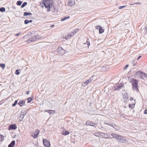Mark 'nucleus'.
I'll use <instances>...</instances> for the list:
<instances>
[{
  "label": "nucleus",
  "mask_w": 147,
  "mask_h": 147,
  "mask_svg": "<svg viewBox=\"0 0 147 147\" xmlns=\"http://www.w3.org/2000/svg\"><path fill=\"white\" fill-rule=\"evenodd\" d=\"M42 3L44 4L45 7L47 8V11H50L53 5V2L52 0H45L43 1Z\"/></svg>",
  "instance_id": "f257e3e1"
},
{
  "label": "nucleus",
  "mask_w": 147,
  "mask_h": 147,
  "mask_svg": "<svg viewBox=\"0 0 147 147\" xmlns=\"http://www.w3.org/2000/svg\"><path fill=\"white\" fill-rule=\"evenodd\" d=\"M131 82L133 90L138 92V80L134 79H133Z\"/></svg>",
  "instance_id": "f03ea898"
},
{
  "label": "nucleus",
  "mask_w": 147,
  "mask_h": 147,
  "mask_svg": "<svg viewBox=\"0 0 147 147\" xmlns=\"http://www.w3.org/2000/svg\"><path fill=\"white\" fill-rule=\"evenodd\" d=\"M28 111L27 110H23L22 111L21 115V116H22V118H21V117H20L19 118L20 121H22L23 120L24 116H25V115L27 113Z\"/></svg>",
  "instance_id": "7ed1b4c3"
},
{
  "label": "nucleus",
  "mask_w": 147,
  "mask_h": 147,
  "mask_svg": "<svg viewBox=\"0 0 147 147\" xmlns=\"http://www.w3.org/2000/svg\"><path fill=\"white\" fill-rule=\"evenodd\" d=\"M43 144L45 146L47 147H50V142L46 139H44L43 140Z\"/></svg>",
  "instance_id": "20e7f679"
},
{
  "label": "nucleus",
  "mask_w": 147,
  "mask_h": 147,
  "mask_svg": "<svg viewBox=\"0 0 147 147\" xmlns=\"http://www.w3.org/2000/svg\"><path fill=\"white\" fill-rule=\"evenodd\" d=\"M58 51L59 54L61 55H62L65 53V51L61 47L58 48Z\"/></svg>",
  "instance_id": "39448f33"
},
{
  "label": "nucleus",
  "mask_w": 147,
  "mask_h": 147,
  "mask_svg": "<svg viewBox=\"0 0 147 147\" xmlns=\"http://www.w3.org/2000/svg\"><path fill=\"white\" fill-rule=\"evenodd\" d=\"M40 131L38 130H36L35 131L32 133V136L34 138H36L38 137V136L39 134Z\"/></svg>",
  "instance_id": "423d86ee"
},
{
  "label": "nucleus",
  "mask_w": 147,
  "mask_h": 147,
  "mask_svg": "<svg viewBox=\"0 0 147 147\" xmlns=\"http://www.w3.org/2000/svg\"><path fill=\"white\" fill-rule=\"evenodd\" d=\"M123 87V85L122 84L119 85V84H117L115 86V90H119Z\"/></svg>",
  "instance_id": "0eeeda50"
},
{
  "label": "nucleus",
  "mask_w": 147,
  "mask_h": 147,
  "mask_svg": "<svg viewBox=\"0 0 147 147\" xmlns=\"http://www.w3.org/2000/svg\"><path fill=\"white\" fill-rule=\"evenodd\" d=\"M111 135L112 137L111 138H121V136L120 135H119L114 133L111 134Z\"/></svg>",
  "instance_id": "6e6552de"
},
{
  "label": "nucleus",
  "mask_w": 147,
  "mask_h": 147,
  "mask_svg": "<svg viewBox=\"0 0 147 147\" xmlns=\"http://www.w3.org/2000/svg\"><path fill=\"white\" fill-rule=\"evenodd\" d=\"M92 81V80L91 79H89L85 82H84L82 84V85L84 86H85L87 85L88 84L90 83Z\"/></svg>",
  "instance_id": "1a4fd4ad"
},
{
  "label": "nucleus",
  "mask_w": 147,
  "mask_h": 147,
  "mask_svg": "<svg viewBox=\"0 0 147 147\" xmlns=\"http://www.w3.org/2000/svg\"><path fill=\"white\" fill-rule=\"evenodd\" d=\"M16 128H17V127L15 124H14V125L11 124L9 126V130H10L11 129H16Z\"/></svg>",
  "instance_id": "9d476101"
},
{
  "label": "nucleus",
  "mask_w": 147,
  "mask_h": 147,
  "mask_svg": "<svg viewBox=\"0 0 147 147\" xmlns=\"http://www.w3.org/2000/svg\"><path fill=\"white\" fill-rule=\"evenodd\" d=\"M141 73V71H138L136 72L135 73V76L136 77H138L140 78Z\"/></svg>",
  "instance_id": "9b49d317"
},
{
  "label": "nucleus",
  "mask_w": 147,
  "mask_h": 147,
  "mask_svg": "<svg viewBox=\"0 0 147 147\" xmlns=\"http://www.w3.org/2000/svg\"><path fill=\"white\" fill-rule=\"evenodd\" d=\"M25 101L24 100H20L18 104L20 106L22 107L25 105Z\"/></svg>",
  "instance_id": "f8f14e48"
},
{
  "label": "nucleus",
  "mask_w": 147,
  "mask_h": 147,
  "mask_svg": "<svg viewBox=\"0 0 147 147\" xmlns=\"http://www.w3.org/2000/svg\"><path fill=\"white\" fill-rule=\"evenodd\" d=\"M75 3L74 0H69L68 2V5L70 6L73 5Z\"/></svg>",
  "instance_id": "ddd939ff"
},
{
  "label": "nucleus",
  "mask_w": 147,
  "mask_h": 147,
  "mask_svg": "<svg viewBox=\"0 0 147 147\" xmlns=\"http://www.w3.org/2000/svg\"><path fill=\"white\" fill-rule=\"evenodd\" d=\"M86 125L87 126L90 125L91 126H94L95 124L93 123L92 122L89 121H88L86 123Z\"/></svg>",
  "instance_id": "4468645a"
},
{
  "label": "nucleus",
  "mask_w": 147,
  "mask_h": 147,
  "mask_svg": "<svg viewBox=\"0 0 147 147\" xmlns=\"http://www.w3.org/2000/svg\"><path fill=\"white\" fill-rule=\"evenodd\" d=\"M119 141L121 143H125L126 142V140L125 138H119Z\"/></svg>",
  "instance_id": "2eb2a0df"
},
{
  "label": "nucleus",
  "mask_w": 147,
  "mask_h": 147,
  "mask_svg": "<svg viewBox=\"0 0 147 147\" xmlns=\"http://www.w3.org/2000/svg\"><path fill=\"white\" fill-rule=\"evenodd\" d=\"M44 111L45 112H48L50 115L52 113L53 114L55 113V111L52 110H45Z\"/></svg>",
  "instance_id": "dca6fc26"
},
{
  "label": "nucleus",
  "mask_w": 147,
  "mask_h": 147,
  "mask_svg": "<svg viewBox=\"0 0 147 147\" xmlns=\"http://www.w3.org/2000/svg\"><path fill=\"white\" fill-rule=\"evenodd\" d=\"M140 78L143 79L146 76V75L144 73L141 71V75H140Z\"/></svg>",
  "instance_id": "f3484780"
},
{
  "label": "nucleus",
  "mask_w": 147,
  "mask_h": 147,
  "mask_svg": "<svg viewBox=\"0 0 147 147\" xmlns=\"http://www.w3.org/2000/svg\"><path fill=\"white\" fill-rule=\"evenodd\" d=\"M15 144V141H13L11 142V143L8 145V147H13Z\"/></svg>",
  "instance_id": "a211bd4d"
},
{
  "label": "nucleus",
  "mask_w": 147,
  "mask_h": 147,
  "mask_svg": "<svg viewBox=\"0 0 147 147\" xmlns=\"http://www.w3.org/2000/svg\"><path fill=\"white\" fill-rule=\"evenodd\" d=\"M69 134V131H66L65 130H63L62 132V134L64 135H66Z\"/></svg>",
  "instance_id": "6ab92c4d"
},
{
  "label": "nucleus",
  "mask_w": 147,
  "mask_h": 147,
  "mask_svg": "<svg viewBox=\"0 0 147 147\" xmlns=\"http://www.w3.org/2000/svg\"><path fill=\"white\" fill-rule=\"evenodd\" d=\"M36 38V37L35 36H33L30 39V40L32 42L34 41L37 39Z\"/></svg>",
  "instance_id": "aec40b11"
},
{
  "label": "nucleus",
  "mask_w": 147,
  "mask_h": 147,
  "mask_svg": "<svg viewBox=\"0 0 147 147\" xmlns=\"http://www.w3.org/2000/svg\"><path fill=\"white\" fill-rule=\"evenodd\" d=\"M24 16H27L32 15V13L30 12L28 13L27 12H26L24 13Z\"/></svg>",
  "instance_id": "412c9836"
},
{
  "label": "nucleus",
  "mask_w": 147,
  "mask_h": 147,
  "mask_svg": "<svg viewBox=\"0 0 147 147\" xmlns=\"http://www.w3.org/2000/svg\"><path fill=\"white\" fill-rule=\"evenodd\" d=\"M104 31V30L102 28V27H101L99 29V33L101 34Z\"/></svg>",
  "instance_id": "4be33fe9"
},
{
  "label": "nucleus",
  "mask_w": 147,
  "mask_h": 147,
  "mask_svg": "<svg viewBox=\"0 0 147 147\" xmlns=\"http://www.w3.org/2000/svg\"><path fill=\"white\" fill-rule=\"evenodd\" d=\"M123 98L124 99L127 98H128L127 96V93H125L123 94Z\"/></svg>",
  "instance_id": "5701e85b"
},
{
  "label": "nucleus",
  "mask_w": 147,
  "mask_h": 147,
  "mask_svg": "<svg viewBox=\"0 0 147 147\" xmlns=\"http://www.w3.org/2000/svg\"><path fill=\"white\" fill-rule=\"evenodd\" d=\"M69 18V16L65 17L64 18H62L61 20V21H63Z\"/></svg>",
  "instance_id": "b1692460"
},
{
  "label": "nucleus",
  "mask_w": 147,
  "mask_h": 147,
  "mask_svg": "<svg viewBox=\"0 0 147 147\" xmlns=\"http://www.w3.org/2000/svg\"><path fill=\"white\" fill-rule=\"evenodd\" d=\"M5 65L4 64L0 63V67H1L3 69H4L5 67Z\"/></svg>",
  "instance_id": "393cba45"
},
{
  "label": "nucleus",
  "mask_w": 147,
  "mask_h": 147,
  "mask_svg": "<svg viewBox=\"0 0 147 147\" xmlns=\"http://www.w3.org/2000/svg\"><path fill=\"white\" fill-rule=\"evenodd\" d=\"M71 36L70 35H69V34L67 35L65 37V38L66 40H67L69 38H71Z\"/></svg>",
  "instance_id": "a878e982"
},
{
  "label": "nucleus",
  "mask_w": 147,
  "mask_h": 147,
  "mask_svg": "<svg viewBox=\"0 0 147 147\" xmlns=\"http://www.w3.org/2000/svg\"><path fill=\"white\" fill-rule=\"evenodd\" d=\"M27 5V3L26 2H24L22 4V5L21 7L23 8L26 6Z\"/></svg>",
  "instance_id": "bb28decb"
},
{
  "label": "nucleus",
  "mask_w": 147,
  "mask_h": 147,
  "mask_svg": "<svg viewBox=\"0 0 147 147\" xmlns=\"http://www.w3.org/2000/svg\"><path fill=\"white\" fill-rule=\"evenodd\" d=\"M5 10V8L2 7L0 8V11L1 12H4Z\"/></svg>",
  "instance_id": "cd10ccee"
},
{
  "label": "nucleus",
  "mask_w": 147,
  "mask_h": 147,
  "mask_svg": "<svg viewBox=\"0 0 147 147\" xmlns=\"http://www.w3.org/2000/svg\"><path fill=\"white\" fill-rule=\"evenodd\" d=\"M22 3V2L20 1H18L17 2V4L18 5H20Z\"/></svg>",
  "instance_id": "c85d7f7f"
},
{
  "label": "nucleus",
  "mask_w": 147,
  "mask_h": 147,
  "mask_svg": "<svg viewBox=\"0 0 147 147\" xmlns=\"http://www.w3.org/2000/svg\"><path fill=\"white\" fill-rule=\"evenodd\" d=\"M18 102V101L17 100H16L15 101L14 103L12 105V106L13 107L15 106L17 104Z\"/></svg>",
  "instance_id": "c756f323"
},
{
  "label": "nucleus",
  "mask_w": 147,
  "mask_h": 147,
  "mask_svg": "<svg viewBox=\"0 0 147 147\" xmlns=\"http://www.w3.org/2000/svg\"><path fill=\"white\" fill-rule=\"evenodd\" d=\"M28 102L29 103L30 102L32 99V98L31 97H30L28 98Z\"/></svg>",
  "instance_id": "7c9ffc66"
},
{
  "label": "nucleus",
  "mask_w": 147,
  "mask_h": 147,
  "mask_svg": "<svg viewBox=\"0 0 147 147\" xmlns=\"http://www.w3.org/2000/svg\"><path fill=\"white\" fill-rule=\"evenodd\" d=\"M69 34L71 36V37L72 36H73L75 34L74 33V32H70L69 33Z\"/></svg>",
  "instance_id": "2f4dec72"
},
{
  "label": "nucleus",
  "mask_w": 147,
  "mask_h": 147,
  "mask_svg": "<svg viewBox=\"0 0 147 147\" xmlns=\"http://www.w3.org/2000/svg\"><path fill=\"white\" fill-rule=\"evenodd\" d=\"M102 136H103V135H104V137H102V138H107V137L106 136V134L105 135L103 133H101V134H100Z\"/></svg>",
  "instance_id": "473e14b6"
},
{
  "label": "nucleus",
  "mask_w": 147,
  "mask_h": 147,
  "mask_svg": "<svg viewBox=\"0 0 147 147\" xmlns=\"http://www.w3.org/2000/svg\"><path fill=\"white\" fill-rule=\"evenodd\" d=\"M15 73L16 75H18L20 74V73L19 72L18 70L17 69L15 71Z\"/></svg>",
  "instance_id": "72a5a7b5"
},
{
  "label": "nucleus",
  "mask_w": 147,
  "mask_h": 147,
  "mask_svg": "<svg viewBox=\"0 0 147 147\" xmlns=\"http://www.w3.org/2000/svg\"><path fill=\"white\" fill-rule=\"evenodd\" d=\"M28 23H29V20H25L24 21V23L26 24H28Z\"/></svg>",
  "instance_id": "f704fd0d"
},
{
  "label": "nucleus",
  "mask_w": 147,
  "mask_h": 147,
  "mask_svg": "<svg viewBox=\"0 0 147 147\" xmlns=\"http://www.w3.org/2000/svg\"><path fill=\"white\" fill-rule=\"evenodd\" d=\"M79 30V29L78 28H77L76 29L74 30V33L75 34Z\"/></svg>",
  "instance_id": "c9c22d12"
},
{
  "label": "nucleus",
  "mask_w": 147,
  "mask_h": 147,
  "mask_svg": "<svg viewBox=\"0 0 147 147\" xmlns=\"http://www.w3.org/2000/svg\"><path fill=\"white\" fill-rule=\"evenodd\" d=\"M126 5H124V6H119V9H121V8L124 7H126Z\"/></svg>",
  "instance_id": "e433bc0d"
},
{
  "label": "nucleus",
  "mask_w": 147,
  "mask_h": 147,
  "mask_svg": "<svg viewBox=\"0 0 147 147\" xmlns=\"http://www.w3.org/2000/svg\"><path fill=\"white\" fill-rule=\"evenodd\" d=\"M129 66V65L128 64H127L125 65V67L123 68L124 69H126Z\"/></svg>",
  "instance_id": "4c0bfd02"
},
{
  "label": "nucleus",
  "mask_w": 147,
  "mask_h": 147,
  "mask_svg": "<svg viewBox=\"0 0 147 147\" xmlns=\"http://www.w3.org/2000/svg\"><path fill=\"white\" fill-rule=\"evenodd\" d=\"M100 26H96V28L97 29H98L100 28Z\"/></svg>",
  "instance_id": "58836bf2"
},
{
  "label": "nucleus",
  "mask_w": 147,
  "mask_h": 147,
  "mask_svg": "<svg viewBox=\"0 0 147 147\" xmlns=\"http://www.w3.org/2000/svg\"><path fill=\"white\" fill-rule=\"evenodd\" d=\"M35 36L36 37V38L37 39L40 38V36L39 35H36Z\"/></svg>",
  "instance_id": "ea45409f"
},
{
  "label": "nucleus",
  "mask_w": 147,
  "mask_h": 147,
  "mask_svg": "<svg viewBox=\"0 0 147 147\" xmlns=\"http://www.w3.org/2000/svg\"><path fill=\"white\" fill-rule=\"evenodd\" d=\"M144 113L145 114H147V109H146L144 110Z\"/></svg>",
  "instance_id": "a19ab883"
},
{
  "label": "nucleus",
  "mask_w": 147,
  "mask_h": 147,
  "mask_svg": "<svg viewBox=\"0 0 147 147\" xmlns=\"http://www.w3.org/2000/svg\"><path fill=\"white\" fill-rule=\"evenodd\" d=\"M20 34H21V33L20 32L19 33L17 34H16L15 35L16 36H18V35H20Z\"/></svg>",
  "instance_id": "79ce46f5"
},
{
  "label": "nucleus",
  "mask_w": 147,
  "mask_h": 147,
  "mask_svg": "<svg viewBox=\"0 0 147 147\" xmlns=\"http://www.w3.org/2000/svg\"><path fill=\"white\" fill-rule=\"evenodd\" d=\"M4 136L3 135H1L0 134V138H3Z\"/></svg>",
  "instance_id": "37998d69"
},
{
  "label": "nucleus",
  "mask_w": 147,
  "mask_h": 147,
  "mask_svg": "<svg viewBox=\"0 0 147 147\" xmlns=\"http://www.w3.org/2000/svg\"><path fill=\"white\" fill-rule=\"evenodd\" d=\"M141 57V55L139 56L137 59V60H138Z\"/></svg>",
  "instance_id": "c03bdc74"
},
{
  "label": "nucleus",
  "mask_w": 147,
  "mask_h": 147,
  "mask_svg": "<svg viewBox=\"0 0 147 147\" xmlns=\"http://www.w3.org/2000/svg\"><path fill=\"white\" fill-rule=\"evenodd\" d=\"M55 25H51L50 27H51V28H52V27H53Z\"/></svg>",
  "instance_id": "a18cd8bd"
},
{
  "label": "nucleus",
  "mask_w": 147,
  "mask_h": 147,
  "mask_svg": "<svg viewBox=\"0 0 147 147\" xmlns=\"http://www.w3.org/2000/svg\"><path fill=\"white\" fill-rule=\"evenodd\" d=\"M86 43H87V45H89L90 44V43L89 42H86Z\"/></svg>",
  "instance_id": "49530a36"
},
{
  "label": "nucleus",
  "mask_w": 147,
  "mask_h": 147,
  "mask_svg": "<svg viewBox=\"0 0 147 147\" xmlns=\"http://www.w3.org/2000/svg\"><path fill=\"white\" fill-rule=\"evenodd\" d=\"M26 94H29V92L28 91H27L26 92Z\"/></svg>",
  "instance_id": "de8ad7c7"
},
{
  "label": "nucleus",
  "mask_w": 147,
  "mask_h": 147,
  "mask_svg": "<svg viewBox=\"0 0 147 147\" xmlns=\"http://www.w3.org/2000/svg\"><path fill=\"white\" fill-rule=\"evenodd\" d=\"M32 22V20H29V22Z\"/></svg>",
  "instance_id": "09e8293b"
},
{
  "label": "nucleus",
  "mask_w": 147,
  "mask_h": 147,
  "mask_svg": "<svg viewBox=\"0 0 147 147\" xmlns=\"http://www.w3.org/2000/svg\"><path fill=\"white\" fill-rule=\"evenodd\" d=\"M130 99L131 100H133V98H131Z\"/></svg>",
  "instance_id": "8fccbe9b"
},
{
  "label": "nucleus",
  "mask_w": 147,
  "mask_h": 147,
  "mask_svg": "<svg viewBox=\"0 0 147 147\" xmlns=\"http://www.w3.org/2000/svg\"><path fill=\"white\" fill-rule=\"evenodd\" d=\"M131 106L132 105H129V108H131Z\"/></svg>",
  "instance_id": "3c124183"
},
{
  "label": "nucleus",
  "mask_w": 147,
  "mask_h": 147,
  "mask_svg": "<svg viewBox=\"0 0 147 147\" xmlns=\"http://www.w3.org/2000/svg\"><path fill=\"white\" fill-rule=\"evenodd\" d=\"M22 116H21V115H20V117H19V119L20 118V117H21V118H22Z\"/></svg>",
  "instance_id": "603ef678"
},
{
  "label": "nucleus",
  "mask_w": 147,
  "mask_h": 147,
  "mask_svg": "<svg viewBox=\"0 0 147 147\" xmlns=\"http://www.w3.org/2000/svg\"><path fill=\"white\" fill-rule=\"evenodd\" d=\"M105 123L106 124H107V125H110V124H109L108 123Z\"/></svg>",
  "instance_id": "864d4df0"
},
{
  "label": "nucleus",
  "mask_w": 147,
  "mask_h": 147,
  "mask_svg": "<svg viewBox=\"0 0 147 147\" xmlns=\"http://www.w3.org/2000/svg\"><path fill=\"white\" fill-rule=\"evenodd\" d=\"M105 68V67H102V69H104V68Z\"/></svg>",
  "instance_id": "5fc2aeb1"
},
{
  "label": "nucleus",
  "mask_w": 147,
  "mask_h": 147,
  "mask_svg": "<svg viewBox=\"0 0 147 147\" xmlns=\"http://www.w3.org/2000/svg\"><path fill=\"white\" fill-rule=\"evenodd\" d=\"M136 3L137 4H140V3Z\"/></svg>",
  "instance_id": "6e6d98bb"
},
{
  "label": "nucleus",
  "mask_w": 147,
  "mask_h": 147,
  "mask_svg": "<svg viewBox=\"0 0 147 147\" xmlns=\"http://www.w3.org/2000/svg\"><path fill=\"white\" fill-rule=\"evenodd\" d=\"M99 138H101V137H100V136H98Z\"/></svg>",
  "instance_id": "4d7b16f0"
},
{
  "label": "nucleus",
  "mask_w": 147,
  "mask_h": 147,
  "mask_svg": "<svg viewBox=\"0 0 147 147\" xmlns=\"http://www.w3.org/2000/svg\"><path fill=\"white\" fill-rule=\"evenodd\" d=\"M135 64H134V66H135Z\"/></svg>",
  "instance_id": "13d9d810"
}]
</instances>
